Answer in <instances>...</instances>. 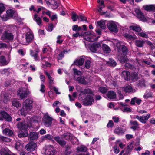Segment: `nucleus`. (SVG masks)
<instances>
[{
    "mask_svg": "<svg viewBox=\"0 0 155 155\" xmlns=\"http://www.w3.org/2000/svg\"><path fill=\"white\" fill-rule=\"evenodd\" d=\"M80 92L79 98L83 100V104L86 106L91 105L94 101L93 91L89 89H81Z\"/></svg>",
    "mask_w": 155,
    "mask_h": 155,
    "instance_id": "f257e3e1",
    "label": "nucleus"
},
{
    "mask_svg": "<svg viewBox=\"0 0 155 155\" xmlns=\"http://www.w3.org/2000/svg\"><path fill=\"white\" fill-rule=\"evenodd\" d=\"M32 99L31 98L26 99L23 103V107L20 110V113L23 116H25L28 111L32 108Z\"/></svg>",
    "mask_w": 155,
    "mask_h": 155,
    "instance_id": "f03ea898",
    "label": "nucleus"
},
{
    "mask_svg": "<svg viewBox=\"0 0 155 155\" xmlns=\"http://www.w3.org/2000/svg\"><path fill=\"white\" fill-rule=\"evenodd\" d=\"M26 123L25 122L23 123H19L17 124V127L21 130L18 132V135L20 137H26L28 135V133L27 130L26 129L27 127H30L31 125V123H29L27 124L26 125H25Z\"/></svg>",
    "mask_w": 155,
    "mask_h": 155,
    "instance_id": "7ed1b4c3",
    "label": "nucleus"
},
{
    "mask_svg": "<svg viewBox=\"0 0 155 155\" xmlns=\"http://www.w3.org/2000/svg\"><path fill=\"white\" fill-rule=\"evenodd\" d=\"M84 43L86 45H87L90 48L91 51L94 53L100 52L101 50V45L99 43H94L92 45L90 44V42L85 39Z\"/></svg>",
    "mask_w": 155,
    "mask_h": 155,
    "instance_id": "20e7f679",
    "label": "nucleus"
},
{
    "mask_svg": "<svg viewBox=\"0 0 155 155\" xmlns=\"http://www.w3.org/2000/svg\"><path fill=\"white\" fill-rule=\"evenodd\" d=\"M42 121L44 125L47 127H51L52 125V122L56 121V120L51 117L47 113L45 114Z\"/></svg>",
    "mask_w": 155,
    "mask_h": 155,
    "instance_id": "39448f33",
    "label": "nucleus"
},
{
    "mask_svg": "<svg viewBox=\"0 0 155 155\" xmlns=\"http://www.w3.org/2000/svg\"><path fill=\"white\" fill-rule=\"evenodd\" d=\"M81 35V37L83 39H98L100 38L99 36H96V34L92 31L87 32L82 31Z\"/></svg>",
    "mask_w": 155,
    "mask_h": 155,
    "instance_id": "423d86ee",
    "label": "nucleus"
},
{
    "mask_svg": "<svg viewBox=\"0 0 155 155\" xmlns=\"http://www.w3.org/2000/svg\"><path fill=\"white\" fill-rule=\"evenodd\" d=\"M107 27L111 32L117 33L118 32L119 29L117 25L114 21H110L107 23Z\"/></svg>",
    "mask_w": 155,
    "mask_h": 155,
    "instance_id": "0eeeda50",
    "label": "nucleus"
},
{
    "mask_svg": "<svg viewBox=\"0 0 155 155\" xmlns=\"http://www.w3.org/2000/svg\"><path fill=\"white\" fill-rule=\"evenodd\" d=\"M18 95L21 99H23L27 95L31 94L29 91H27L25 89L21 88L18 90L17 91Z\"/></svg>",
    "mask_w": 155,
    "mask_h": 155,
    "instance_id": "6e6552de",
    "label": "nucleus"
},
{
    "mask_svg": "<svg viewBox=\"0 0 155 155\" xmlns=\"http://www.w3.org/2000/svg\"><path fill=\"white\" fill-rule=\"evenodd\" d=\"M55 150L51 146L48 145L46 147L44 153L45 155H54Z\"/></svg>",
    "mask_w": 155,
    "mask_h": 155,
    "instance_id": "1a4fd4ad",
    "label": "nucleus"
},
{
    "mask_svg": "<svg viewBox=\"0 0 155 155\" xmlns=\"http://www.w3.org/2000/svg\"><path fill=\"white\" fill-rule=\"evenodd\" d=\"M3 119L8 121L12 120V118L9 114L5 111H2L0 112V120H2Z\"/></svg>",
    "mask_w": 155,
    "mask_h": 155,
    "instance_id": "9d476101",
    "label": "nucleus"
},
{
    "mask_svg": "<svg viewBox=\"0 0 155 155\" xmlns=\"http://www.w3.org/2000/svg\"><path fill=\"white\" fill-rule=\"evenodd\" d=\"M37 144L34 142H30L28 144H27L25 148L26 150L30 151H32L37 148Z\"/></svg>",
    "mask_w": 155,
    "mask_h": 155,
    "instance_id": "9b49d317",
    "label": "nucleus"
},
{
    "mask_svg": "<svg viewBox=\"0 0 155 155\" xmlns=\"http://www.w3.org/2000/svg\"><path fill=\"white\" fill-rule=\"evenodd\" d=\"M118 59L120 61L121 63H126L125 64V66L126 67L129 68H132V65L129 63H127V62L128 61V60L126 56H124V57H119L118 58Z\"/></svg>",
    "mask_w": 155,
    "mask_h": 155,
    "instance_id": "f8f14e48",
    "label": "nucleus"
},
{
    "mask_svg": "<svg viewBox=\"0 0 155 155\" xmlns=\"http://www.w3.org/2000/svg\"><path fill=\"white\" fill-rule=\"evenodd\" d=\"M150 117V114H148L146 116H139L138 115H136V118L140 122L143 123H145L146 122V121Z\"/></svg>",
    "mask_w": 155,
    "mask_h": 155,
    "instance_id": "ddd939ff",
    "label": "nucleus"
},
{
    "mask_svg": "<svg viewBox=\"0 0 155 155\" xmlns=\"http://www.w3.org/2000/svg\"><path fill=\"white\" fill-rule=\"evenodd\" d=\"M143 8L147 12L155 11V6L154 5H147L143 6Z\"/></svg>",
    "mask_w": 155,
    "mask_h": 155,
    "instance_id": "4468645a",
    "label": "nucleus"
},
{
    "mask_svg": "<svg viewBox=\"0 0 155 155\" xmlns=\"http://www.w3.org/2000/svg\"><path fill=\"white\" fill-rule=\"evenodd\" d=\"M137 17L140 20L143 21H147V19L145 17L143 13H142L141 11L140 10H138L136 12Z\"/></svg>",
    "mask_w": 155,
    "mask_h": 155,
    "instance_id": "2eb2a0df",
    "label": "nucleus"
},
{
    "mask_svg": "<svg viewBox=\"0 0 155 155\" xmlns=\"http://www.w3.org/2000/svg\"><path fill=\"white\" fill-rule=\"evenodd\" d=\"M106 96L108 99H114L116 98V93L113 91H109L107 93Z\"/></svg>",
    "mask_w": 155,
    "mask_h": 155,
    "instance_id": "dca6fc26",
    "label": "nucleus"
},
{
    "mask_svg": "<svg viewBox=\"0 0 155 155\" xmlns=\"http://www.w3.org/2000/svg\"><path fill=\"white\" fill-rule=\"evenodd\" d=\"M84 61V59L83 58H80L77 59L74 61L73 64L78 66L82 65Z\"/></svg>",
    "mask_w": 155,
    "mask_h": 155,
    "instance_id": "f3484780",
    "label": "nucleus"
},
{
    "mask_svg": "<svg viewBox=\"0 0 155 155\" xmlns=\"http://www.w3.org/2000/svg\"><path fill=\"white\" fill-rule=\"evenodd\" d=\"M38 134L36 132H31L29 135V138L31 140H37L39 137Z\"/></svg>",
    "mask_w": 155,
    "mask_h": 155,
    "instance_id": "a211bd4d",
    "label": "nucleus"
},
{
    "mask_svg": "<svg viewBox=\"0 0 155 155\" xmlns=\"http://www.w3.org/2000/svg\"><path fill=\"white\" fill-rule=\"evenodd\" d=\"M3 36L4 38V39H13L14 38L12 34L7 31L4 32L2 37Z\"/></svg>",
    "mask_w": 155,
    "mask_h": 155,
    "instance_id": "6ab92c4d",
    "label": "nucleus"
},
{
    "mask_svg": "<svg viewBox=\"0 0 155 155\" xmlns=\"http://www.w3.org/2000/svg\"><path fill=\"white\" fill-rule=\"evenodd\" d=\"M130 29L134 31L137 33L140 31L142 30L141 28L138 25H131L129 27Z\"/></svg>",
    "mask_w": 155,
    "mask_h": 155,
    "instance_id": "aec40b11",
    "label": "nucleus"
},
{
    "mask_svg": "<svg viewBox=\"0 0 155 155\" xmlns=\"http://www.w3.org/2000/svg\"><path fill=\"white\" fill-rule=\"evenodd\" d=\"M9 62V61L6 60L4 56H2L0 57V66L6 65Z\"/></svg>",
    "mask_w": 155,
    "mask_h": 155,
    "instance_id": "412c9836",
    "label": "nucleus"
},
{
    "mask_svg": "<svg viewBox=\"0 0 155 155\" xmlns=\"http://www.w3.org/2000/svg\"><path fill=\"white\" fill-rule=\"evenodd\" d=\"M122 90L126 93L133 92H134V90L133 89L132 87L130 85L127 86L123 87Z\"/></svg>",
    "mask_w": 155,
    "mask_h": 155,
    "instance_id": "4be33fe9",
    "label": "nucleus"
},
{
    "mask_svg": "<svg viewBox=\"0 0 155 155\" xmlns=\"http://www.w3.org/2000/svg\"><path fill=\"white\" fill-rule=\"evenodd\" d=\"M126 130L120 127L116 128L114 130V132L118 135H122L125 132Z\"/></svg>",
    "mask_w": 155,
    "mask_h": 155,
    "instance_id": "5701e85b",
    "label": "nucleus"
},
{
    "mask_svg": "<svg viewBox=\"0 0 155 155\" xmlns=\"http://www.w3.org/2000/svg\"><path fill=\"white\" fill-rule=\"evenodd\" d=\"M105 21H106L101 20L100 21H97V24L101 28L105 29L106 28Z\"/></svg>",
    "mask_w": 155,
    "mask_h": 155,
    "instance_id": "b1692460",
    "label": "nucleus"
},
{
    "mask_svg": "<svg viewBox=\"0 0 155 155\" xmlns=\"http://www.w3.org/2000/svg\"><path fill=\"white\" fill-rule=\"evenodd\" d=\"M39 52L38 49H36L35 51H30L31 55L34 58V59L35 60H38V58L37 57L38 53Z\"/></svg>",
    "mask_w": 155,
    "mask_h": 155,
    "instance_id": "393cba45",
    "label": "nucleus"
},
{
    "mask_svg": "<svg viewBox=\"0 0 155 155\" xmlns=\"http://www.w3.org/2000/svg\"><path fill=\"white\" fill-rule=\"evenodd\" d=\"M102 49L104 52L105 53H109L111 51L109 47L105 44L102 45Z\"/></svg>",
    "mask_w": 155,
    "mask_h": 155,
    "instance_id": "a878e982",
    "label": "nucleus"
},
{
    "mask_svg": "<svg viewBox=\"0 0 155 155\" xmlns=\"http://www.w3.org/2000/svg\"><path fill=\"white\" fill-rule=\"evenodd\" d=\"M76 81L82 84H86L87 83V82L85 80L84 77L80 76L78 77L76 79Z\"/></svg>",
    "mask_w": 155,
    "mask_h": 155,
    "instance_id": "bb28decb",
    "label": "nucleus"
},
{
    "mask_svg": "<svg viewBox=\"0 0 155 155\" xmlns=\"http://www.w3.org/2000/svg\"><path fill=\"white\" fill-rule=\"evenodd\" d=\"M70 51L69 49H65L63 52H61L58 55V60H61L64 56V54L65 53H68Z\"/></svg>",
    "mask_w": 155,
    "mask_h": 155,
    "instance_id": "cd10ccee",
    "label": "nucleus"
},
{
    "mask_svg": "<svg viewBox=\"0 0 155 155\" xmlns=\"http://www.w3.org/2000/svg\"><path fill=\"white\" fill-rule=\"evenodd\" d=\"M122 76L126 80H128L130 79V72L127 71H124L122 72Z\"/></svg>",
    "mask_w": 155,
    "mask_h": 155,
    "instance_id": "c85d7f7f",
    "label": "nucleus"
},
{
    "mask_svg": "<svg viewBox=\"0 0 155 155\" xmlns=\"http://www.w3.org/2000/svg\"><path fill=\"white\" fill-rule=\"evenodd\" d=\"M33 19L38 25H40L41 24L42 20L40 17H38V15L36 14H35Z\"/></svg>",
    "mask_w": 155,
    "mask_h": 155,
    "instance_id": "c756f323",
    "label": "nucleus"
},
{
    "mask_svg": "<svg viewBox=\"0 0 155 155\" xmlns=\"http://www.w3.org/2000/svg\"><path fill=\"white\" fill-rule=\"evenodd\" d=\"M143 97L145 99L153 97V93L150 91H147L144 94Z\"/></svg>",
    "mask_w": 155,
    "mask_h": 155,
    "instance_id": "7c9ffc66",
    "label": "nucleus"
},
{
    "mask_svg": "<svg viewBox=\"0 0 155 155\" xmlns=\"http://www.w3.org/2000/svg\"><path fill=\"white\" fill-rule=\"evenodd\" d=\"M64 137L66 139L68 140H70L71 141L73 137V135L68 133H67L64 134Z\"/></svg>",
    "mask_w": 155,
    "mask_h": 155,
    "instance_id": "2f4dec72",
    "label": "nucleus"
},
{
    "mask_svg": "<svg viewBox=\"0 0 155 155\" xmlns=\"http://www.w3.org/2000/svg\"><path fill=\"white\" fill-rule=\"evenodd\" d=\"M45 73L48 77L50 84L51 85L54 84V79L50 76L49 73L46 71H45Z\"/></svg>",
    "mask_w": 155,
    "mask_h": 155,
    "instance_id": "473e14b6",
    "label": "nucleus"
},
{
    "mask_svg": "<svg viewBox=\"0 0 155 155\" xmlns=\"http://www.w3.org/2000/svg\"><path fill=\"white\" fill-rule=\"evenodd\" d=\"M3 132L5 134L10 136H12L13 134L12 131L8 129H4L3 130Z\"/></svg>",
    "mask_w": 155,
    "mask_h": 155,
    "instance_id": "72a5a7b5",
    "label": "nucleus"
},
{
    "mask_svg": "<svg viewBox=\"0 0 155 155\" xmlns=\"http://www.w3.org/2000/svg\"><path fill=\"white\" fill-rule=\"evenodd\" d=\"M55 140L60 145H64L65 144V142L64 141L61 140L60 137L58 136L54 138Z\"/></svg>",
    "mask_w": 155,
    "mask_h": 155,
    "instance_id": "f704fd0d",
    "label": "nucleus"
},
{
    "mask_svg": "<svg viewBox=\"0 0 155 155\" xmlns=\"http://www.w3.org/2000/svg\"><path fill=\"white\" fill-rule=\"evenodd\" d=\"M77 151L78 152H85L87 150L86 147L83 145H81L78 147L77 149Z\"/></svg>",
    "mask_w": 155,
    "mask_h": 155,
    "instance_id": "c9c22d12",
    "label": "nucleus"
},
{
    "mask_svg": "<svg viewBox=\"0 0 155 155\" xmlns=\"http://www.w3.org/2000/svg\"><path fill=\"white\" fill-rule=\"evenodd\" d=\"M106 63L109 66H111L114 67L116 65L115 61L112 59H109V61H107Z\"/></svg>",
    "mask_w": 155,
    "mask_h": 155,
    "instance_id": "e433bc0d",
    "label": "nucleus"
},
{
    "mask_svg": "<svg viewBox=\"0 0 155 155\" xmlns=\"http://www.w3.org/2000/svg\"><path fill=\"white\" fill-rule=\"evenodd\" d=\"M78 15L76 13L73 12H72V15L71 18L74 21H75L77 20V19L79 20Z\"/></svg>",
    "mask_w": 155,
    "mask_h": 155,
    "instance_id": "4c0bfd02",
    "label": "nucleus"
},
{
    "mask_svg": "<svg viewBox=\"0 0 155 155\" xmlns=\"http://www.w3.org/2000/svg\"><path fill=\"white\" fill-rule=\"evenodd\" d=\"M7 15L9 17H12L14 14V12L12 9H9L6 11Z\"/></svg>",
    "mask_w": 155,
    "mask_h": 155,
    "instance_id": "58836bf2",
    "label": "nucleus"
},
{
    "mask_svg": "<svg viewBox=\"0 0 155 155\" xmlns=\"http://www.w3.org/2000/svg\"><path fill=\"white\" fill-rule=\"evenodd\" d=\"M52 51V49L49 47H47L46 48H44L43 50V52L44 53H47V54H50L51 53Z\"/></svg>",
    "mask_w": 155,
    "mask_h": 155,
    "instance_id": "ea45409f",
    "label": "nucleus"
},
{
    "mask_svg": "<svg viewBox=\"0 0 155 155\" xmlns=\"http://www.w3.org/2000/svg\"><path fill=\"white\" fill-rule=\"evenodd\" d=\"M12 105L17 108L21 106V104L17 100L15 99L12 101Z\"/></svg>",
    "mask_w": 155,
    "mask_h": 155,
    "instance_id": "a19ab883",
    "label": "nucleus"
},
{
    "mask_svg": "<svg viewBox=\"0 0 155 155\" xmlns=\"http://www.w3.org/2000/svg\"><path fill=\"white\" fill-rule=\"evenodd\" d=\"M79 19H81V21H84L86 22H87V18L85 15L82 14H80L78 15Z\"/></svg>",
    "mask_w": 155,
    "mask_h": 155,
    "instance_id": "79ce46f5",
    "label": "nucleus"
},
{
    "mask_svg": "<svg viewBox=\"0 0 155 155\" xmlns=\"http://www.w3.org/2000/svg\"><path fill=\"white\" fill-rule=\"evenodd\" d=\"M147 43L150 46L152 50L153 55L155 56V45L149 41L147 42Z\"/></svg>",
    "mask_w": 155,
    "mask_h": 155,
    "instance_id": "37998d69",
    "label": "nucleus"
},
{
    "mask_svg": "<svg viewBox=\"0 0 155 155\" xmlns=\"http://www.w3.org/2000/svg\"><path fill=\"white\" fill-rule=\"evenodd\" d=\"M123 36L126 38L128 39H136V37H135V35L134 34L133 36L130 35L127 33H125L124 34Z\"/></svg>",
    "mask_w": 155,
    "mask_h": 155,
    "instance_id": "c03bdc74",
    "label": "nucleus"
},
{
    "mask_svg": "<svg viewBox=\"0 0 155 155\" xmlns=\"http://www.w3.org/2000/svg\"><path fill=\"white\" fill-rule=\"evenodd\" d=\"M120 50V51H118L120 53L122 52L123 55H126L127 50V47L123 45L121 47Z\"/></svg>",
    "mask_w": 155,
    "mask_h": 155,
    "instance_id": "a18cd8bd",
    "label": "nucleus"
},
{
    "mask_svg": "<svg viewBox=\"0 0 155 155\" xmlns=\"http://www.w3.org/2000/svg\"><path fill=\"white\" fill-rule=\"evenodd\" d=\"M136 34L143 38H148V35L145 33V32H143L137 33Z\"/></svg>",
    "mask_w": 155,
    "mask_h": 155,
    "instance_id": "49530a36",
    "label": "nucleus"
},
{
    "mask_svg": "<svg viewBox=\"0 0 155 155\" xmlns=\"http://www.w3.org/2000/svg\"><path fill=\"white\" fill-rule=\"evenodd\" d=\"M21 44L24 45H27L32 41V39H21Z\"/></svg>",
    "mask_w": 155,
    "mask_h": 155,
    "instance_id": "de8ad7c7",
    "label": "nucleus"
},
{
    "mask_svg": "<svg viewBox=\"0 0 155 155\" xmlns=\"http://www.w3.org/2000/svg\"><path fill=\"white\" fill-rule=\"evenodd\" d=\"M25 39H33L34 38L33 34L30 32H28L26 34Z\"/></svg>",
    "mask_w": 155,
    "mask_h": 155,
    "instance_id": "09e8293b",
    "label": "nucleus"
},
{
    "mask_svg": "<svg viewBox=\"0 0 155 155\" xmlns=\"http://www.w3.org/2000/svg\"><path fill=\"white\" fill-rule=\"evenodd\" d=\"M22 147V145L21 143L20 142L18 141L16 142L15 145V148L17 150H20Z\"/></svg>",
    "mask_w": 155,
    "mask_h": 155,
    "instance_id": "8fccbe9b",
    "label": "nucleus"
},
{
    "mask_svg": "<svg viewBox=\"0 0 155 155\" xmlns=\"http://www.w3.org/2000/svg\"><path fill=\"white\" fill-rule=\"evenodd\" d=\"M143 40H137L136 41V44L137 46L139 47H142L143 44Z\"/></svg>",
    "mask_w": 155,
    "mask_h": 155,
    "instance_id": "3c124183",
    "label": "nucleus"
},
{
    "mask_svg": "<svg viewBox=\"0 0 155 155\" xmlns=\"http://www.w3.org/2000/svg\"><path fill=\"white\" fill-rule=\"evenodd\" d=\"M54 28V25L53 23H51L49 24L48 26V28L47 30L48 31H51Z\"/></svg>",
    "mask_w": 155,
    "mask_h": 155,
    "instance_id": "603ef678",
    "label": "nucleus"
},
{
    "mask_svg": "<svg viewBox=\"0 0 155 155\" xmlns=\"http://www.w3.org/2000/svg\"><path fill=\"white\" fill-rule=\"evenodd\" d=\"M116 143L117 145H119L121 148H123L125 146V144L123 143L120 140H117Z\"/></svg>",
    "mask_w": 155,
    "mask_h": 155,
    "instance_id": "864d4df0",
    "label": "nucleus"
},
{
    "mask_svg": "<svg viewBox=\"0 0 155 155\" xmlns=\"http://www.w3.org/2000/svg\"><path fill=\"white\" fill-rule=\"evenodd\" d=\"M138 86L142 87L145 86V81L143 80H139V83L137 84Z\"/></svg>",
    "mask_w": 155,
    "mask_h": 155,
    "instance_id": "5fc2aeb1",
    "label": "nucleus"
},
{
    "mask_svg": "<svg viewBox=\"0 0 155 155\" xmlns=\"http://www.w3.org/2000/svg\"><path fill=\"white\" fill-rule=\"evenodd\" d=\"M77 96V93L76 92H74L73 94V96L71 97L70 95H69V97L70 100V101H74L75 98Z\"/></svg>",
    "mask_w": 155,
    "mask_h": 155,
    "instance_id": "6e6d98bb",
    "label": "nucleus"
},
{
    "mask_svg": "<svg viewBox=\"0 0 155 155\" xmlns=\"http://www.w3.org/2000/svg\"><path fill=\"white\" fill-rule=\"evenodd\" d=\"M51 5L52 8L53 9H56L58 7V5L56 1H55L52 4H51Z\"/></svg>",
    "mask_w": 155,
    "mask_h": 155,
    "instance_id": "4d7b16f0",
    "label": "nucleus"
},
{
    "mask_svg": "<svg viewBox=\"0 0 155 155\" xmlns=\"http://www.w3.org/2000/svg\"><path fill=\"white\" fill-rule=\"evenodd\" d=\"M73 70L74 71V75H81L82 74V72L81 71H79L75 68H73Z\"/></svg>",
    "mask_w": 155,
    "mask_h": 155,
    "instance_id": "13d9d810",
    "label": "nucleus"
},
{
    "mask_svg": "<svg viewBox=\"0 0 155 155\" xmlns=\"http://www.w3.org/2000/svg\"><path fill=\"white\" fill-rule=\"evenodd\" d=\"M123 45L122 43L119 42L116 43V46L117 48V50L118 51H120L121 50L120 49L121 48V47H122Z\"/></svg>",
    "mask_w": 155,
    "mask_h": 155,
    "instance_id": "bf43d9fd",
    "label": "nucleus"
},
{
    "mask_svg": "<svg viewBox=\"0 0 155 155\" xmlns=\"http://www.w3.org/2000/svg\"><path fill=\"white\" fill-rule=\"evenodd\" d=\"M10 99V97L8 95L6 94L3 98V101L5 103H7Z\"/></svg>",
    "mask_w": 155,
    "mask_h": 155,
    "instance_id": "052dcab7",
    "label": "nucleus"
},
{
    "mask_svg": "<svg viewBox=\"0 0 155 155\" xmlns=\"http://www.w3.org/2000/svg\"><path fill=\"white\" fill-rule=\"evenodd\" d=\"M137 62H138V63L140 65H142V66L143 65V64H147L148 65H151L150 63L149 62H148L147 61H138Z\"/></svg>",
    "mask_w": 155,
    "mask_h": 155,
    "instance_id": "680f3d73",
    "label": "nucleus"
},
{
    "mask_svg": "<svg viewBox=\"0 0 155 155\" xmlns=\"http://www.w3.org/2000/svg\"><path fill=\"white\" fill-rule=\"evenodd\" d=\"M91 62L90 61L87 60L85 61V68L88 69L90 66Z\"/></svg>",
    "mask_w": 155,
    "mask_h": 155,
    "instance_id": "e2e57ef3",
    "label": "nucleus"
},
{
    "mask_svg": "<svg viewBox=\"0 0 155 155\" xmlns=\"http://www.w3.org/2000/svg\"><path fill=\"white\" fill-rule=\"evenodd\" d=\"M71 141L74 144H79L78 140L76 137H74L73 136V137Z\"/></svg>",
    "mask_w": 155,
    "mask_h": 155,
    "instance_id": "0e129e2a",
    "label": "nucleus"
},
{
    "mask_svg": "<svg viewBox=\"0 0 155 155\" xmlns=\"http://www.w3.org/2000/svg\"><path fill=\"white\" fill-rule=\"evenodd\" d=\"M1 139L2 141L5 142H9L10 141V139L7 137L2 136L1 137Z\"/></svg>",
    "mask_w": 155,
    "mask_h": 155,
    "instance_id": "69168bd1",
    "label": "nucleus"
},
{
    "mask_svg": "<svg viewBox=\"0 0 155 155\" xmlns=\"http://www.w3.org/2000/svg\"><path fill=\"white\" fill-rule=\"evenodd\" d=\"M51 64L48 63V62H45V64H42V67L44 68H46V67H50Z\"/></svg>",
    "mask_w": 155,
    "mask_h": 155,
    "instance_id": "338daca9",
    "label": "nucleus"
},
{
    "mask_svg": "<svg viewBox=\"0 0 155 155\" xmlns=\"http://www.w3.org/2000/svg\"><path fill=\"white\" fill-rule=\"evenodd\" d=\"M9 69H5L1 71V73H4L6 75L9 74Z\"/></svg>",
    "mask_w": 155,
    "mask_h": 155,
    "instance_id": "774afa93",
    "label": "nucleus"
}]
</instances>
